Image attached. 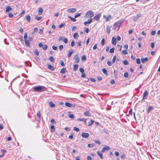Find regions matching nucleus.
Here are the masks:
<instances>
[{"label":"nucleus","instance_id":"obj_37","mask_svg":"<svg viewBox=\"0 0 160 160\" xmlns=\"http://www.w3.org/2000/svg\"><path fill=\"white\" fill-rule=\"evenodd\" d=\"M51 132H53L55 131V129L54 128V126L53 125H52L51 126Z\"/></svg>","mask_w":160,"mask_h":160},{"label":"nucleus","instance_id":"obj_14","mask_svg":"<svg viewBox=\"0 0 160 160\" xmlns=\"http://www.w3.org/2000/svg\"><path fill=\"white\" fill-rule=\"evenodd\" d=\"M25 18H26V19L28 22H29L31 20V18L30 16L29 15H27L25 16Z\"/></svg>","mask_w":160,"mask_h":160},{"label":"nucleus","instance_id":"obj_24","mask_svg":"<svg viewBox=\"0 0 160 160\" xmlns=\"http://www.w3.org/2000/svg\"><path fill=\"white\" fill-rule=\"evenodd\" d=\"M71 51L70 52V50H68V52H69L68 54V58H69L71 55L72 54V53H73V51L72 50H71Z\"/></svg>","mask_w":160,"mask_h":160},{"label":"nucleus","instance_id":"obj_49","mask_svg":"<svg viewBox=\"0 0 160 160\" xmlns=\"http://www.w3.org/2000/svg\"><path fill=\"white\" fill-rule=\"evenodd\" d=\"M48 47V46L47 45H44V46H43L42 47L43 49L44 50H46V49H47Z\"/></svg>","mask_w":160,"mask_h":160},{"label":"nucleus","instance_id":"obj_52","mask_svg":"<svg viewBox=\"0 0 160 160\" xmlns=\"http://www.w3.org/2000/svg\"><path fill=\"white\" fill-rule=\"evenodd\" d=\"M151 47L152 48H153L154 47L155 43L154 42H152L151 45Z\"/></svg>","mask_w":160,"mask_h":160},{"label":"nucleus","instance_id":"obj_40","mask_svg":"<svg viewBox=\"0 0 160 160\" xmlns=\"http://www.w3.org/2000/svg\"><path fill=\"white\" fill-rule=\"evenodd\" d=\"M104 43H105V39H104V38H103L102 39V40L101 41V44L102 46H103L104 44Z\"/></svg>","mask_w":160,"mask_h":160},{"label":"nucleus","instance_id":"obj_34","mask_svg":"<svg viewBox=\"0 0 160 160\" xmlns=\"http://www.w3.org/2000/svg\"><path fill=\"white\" fill-rule=\"evenodd\" d=\"M112 18L110 15H109L108 17L106 18V21L107 22L108 21L109 19H111Z\"/></svg>","mask_w":160,"mask_h":160},{"label":"nucleus","instance_id":"obj_62","mask_svg":"<svg viewBox=\"0 0 160 160\" xmlns=\"http://www.w3.org/2000/svg\"><path fill=\"white\" fill-rule=\"evenodd\" d=\"M38 46L40 48H42L43 45L42 44L41 42H40L38 44Z\"/></svg>","mask_w":160,"mask_h":160},{"label":"nucleus","instance_id":"obj_6","mask_svg":"<svg viewBox=\"0 0 160 160\" xmlns=\"http://www.w3.org/2000/svg\"><path fill=\"white\" fill-rule=\"evenodd\" d=\"M81 136L83 138H87L89 137V134L88 133L83 132L82 133Z\"/></svg>","mask_w":160,"mask_h":160},{"label":"nucleus","instance_id":"obj_56","mask_svg":"<svg viewBox=\"0 0 160 160\" xmlns=\"http://www.w3.org/2000/svg\"><path fill=\"white\" fill-rule=\"evenodd\" d=\"M65 25V23H62L58 27L59 28H61L62 27H63V26H64Z\"/></svg>","mask_w":160,"mask_h":160},{"label":"nucleus","instance_id":"obj_35","mask_svg":"<svg viewBox=\"0 0 160 160\" xmlns=\"http://www.w3.org/2000/svg\"><path fill=\"white\" fill-rule=\"evenodd\" d=\"M129 74L128 72H125L124 74V76L126 78H128V77Z\"/></svg>","mask_w":160,"mask_h":160},{"label":"nucleus","instance_id":"obj_58","mask_svg":"<svg viewBox=\"0 0 160 160\" xmlns=\"http://www.w3.org/2000/svg\"><path fill=\"white\" fill-rule=\"evenodd\" d=\"M88 146L89 148H92L93 147V144H88Z\"/></svg>","mask_w":160,"mask_h":160},{"label":"nucleus","instance_id":"obj_31","mask_svg":"<svg viewBox=\"0 0 160 160\" xmlns=\"http://www.w3.org/2000/svg\"><path fill=\"white\" fill-rule=\"evenodd\" d=\"M66 70V69L64 68H62L60 71V73H65V70Z\"/></svg>","mask_w":160,"mask_h":160},{"label":"nucleus","instance_id":"obj_17","mask_svg":"<svg viewBox=\"0 0 160 160\" xmlns=\"http://www.w3.org/2000/svg\"><path fill=\"white\" fill-rule=\"evenodd\" d=\"M78 64H75L74 65L73 68V70L74 71H77L78 69Z\"/></svg>","mask_w":160,"mask_h":160},{"label":"nucleus","instance_id":"obj_18","mask_svg":"<svg viewBox=\"0 0 160 160\" xmlns=\"http://www.w3.org/2000/svg\"><path fill=\"white\" fill-rule=\"evenodd\" d=\"M65 105L66 106L69 107H72L73 106V105L72 104L69 102H66Z\"/></svg>","mask_w":160,"mask_h":160},{"label":"nucleus","instance_id":"obj_45","mask_svg":"<svg viewBox=\"0 0 160 160\" xmlns=\"http://www.w3.org/2000/svg\"><path fill=\"white\" fill-rule=\"evenodd\" d=\"M63 48V46L62 45H61L59 46V49L60 51L62 50Z\"/></svg>","mask_w":160,"mask_h":160},{"label":"nucleus","instance_id":"obj_16","mask_svg":"<svg viewBox=\"0 0 160 160\" xmlns=\"http://www.w3.org/2000/svg\"><path fill=\"white\" fill-rule=\"evenodd\" d=\"M48 68L50 69L51 70L53 71L54 70V68L52 65L49 64L48 65Z\"/></svg>","mask_w":160,"mask_h":160},{"label":"nucleus","instance_id":"obj_43","mask_svg":"<svg viewBox=\"0 0 160 160\" xmlns=\"http://www.w3.org/2000/svg\"><path fill=\"white\" fill-rule=\"evenodd\" d=\"M60 64L62 66L64 67L65 66V64L64 63V62L62 60H60Z\"/></svg>","mask_w":160,"mask_h":160},{"label":"nucleus","instance_id":"obj_28","mask_svg":"<svg viewBox=\"0 0 160 160\" xmlns=\"http://www.w3.org/2000/svg\"><path fill=\"white\" fill-rule=\"evenodd\" d=\"M84 114L85 116H90V112L88 111H87L84 112Z\"/></svg>","mask_w":160,"mask_h":160},{"label":"nucleus","instance_id":"obj_38","mask_svg":"<svg viewBox=\"0 0 160 160\" xmlns=\"http://www.w3.org/2000/svg\"><path fill=\"white\" fill-rule=\"evenodd\" d=\"M114 50H115V48L114 47H113L110 50V52L111 53H113L114 52Z\"/></svg>","mask_w":160,"mask_h":160},{"label":"nucleus","instance_id":"obj_3","mask_svg":"<svg viewBox=\"0 0 160 160\" xmlns=\"http://www.w3.org/2000/svg\"><path fill=\"white\" fill-rule=\"evenodd\" d=\"M94 15L93 13L91 11H89L87 12L85 16L86 17L91 18Z\"/></svg>","mask_w":160,"mask_h":160},{"label":"nucleus","instance_id":"obj_11","mask_svg":"<svg viewBox=\"0 0 160 160\" xmlns=\"http://www.w3.org/2000/svg\"><path fill=\"white\" fill-rule=\"evenodd\" d=\"M100 17V13H99L97 15L93 17V18L96 20L98 21L99 20Z\"/></svg>","mask_w":160,"mask_h":160},{"label":"nucleus","instance_id":"obj_51","mask_svg":"<svg viewBox=\"0 0 160 160\" xmlns=\"http://www.w3.org/2000/svg\"><path fill=\"white\" fill-rule=\"evenodd\" d=\"M107 64L109 66H111L112 65L111 62L109 61H107Z\"/></svg>","mask_w":160,"mask_h":160},{"label":"nucleus","instance_id":"obj_21","mask_svg":"<svg viewBox=\"0 0 160 160\" xmlns=\"http://www.w3.org/2000/svg\"><path fill=\"white\" fill-rule=\"evenodd\" d=\"M142 63H143L145 62H147L148 60V58H142L141 59Z\"/></svg>","mask_w":160,"mask_h":160},{"label":"nucleus","instance_id":"obj_47","mask_svg":"<svg viewBox=\"0 0 160 160\" xmlns=\"http://www.w3.org/2000/svg\"><path fill=\"white\" fill-rule=\"evenodd\" d=\"M122 53L123 54H128V52L125 50H122Z\"/></svg>","mask_w":160,"mask_h":160},{"label":"nucleus","instance_id":"obj_57","mask_svg":"<svg viewBox=\"0 0 160 160\" xmlns=\"http://www.w3.org/2000/svg\"><path fill=\"white\" fill-rule=\"evenodd\" d=\"M81 15V14L80 13H78L76 14L74 16V18H76L79 16H80Z\"/></svg>","mask_w":160,"mask_h":160},{"label":"nucleus","instance_id":"obj_23","mask_svg":"<svg viewBox=\"0 0 160 160\" xmlns=\"http://www.w3.org/2000/svg\"><path fill=\"white\" fill-rule=\"evenodd\" d=\"M49 105L51 107L53 108L55 106V104L53 103L52 101H51L49 102Z\"/></svg>","mask_w":160,"mask_h":160},{"label":"nucleus","instance_id":"obj_4","mask_svg":"<svg viewBox=\"0 0 160 160\" xmlns=\"http://www.w3.org/2000/svg\"><path fill=\"white\" fill-rule=\"evenodd\" d=\"M68 12L70 13H73L77 11V9L75 8H70L67 9Z\"/></svg>","mask_w":160,"mask_h":160},{"label":"nucleus","instance_id":"obj_25","mask_svg":"<svg viewBox=\"0 0 160 160\" xmlns=\"http://www.w3.org/2000/svg\"><path fill=\"white\" fill-rule=\"evenodd\" d=\"M43 12V10L42 8H40L38 10V14L41 15L42 14Z\"/></svg>","mask_w":160,"mask_h":160},{"label":"nucleus","instance_id":"obj_46","mask_svg":"<svg viewBox=\"0 0 160 160\" xmlns=\"http://www.w3.org/2000/svg\"><path fill=\"white\" fill-rule=\"evenodd\" d=\"M63 41L65 43H68V40L66 38H64L63 39Z\"/></svg>","mask_w":160,"mask_h":160},{"label":"nucleus","instance_id":"obj_64","mask_svg":"<svg viewBox=\"0 0 160 160\" xmlns=\"http://www.w3.org/2000/svg\"><path fill=\"white\" fill-rule=\"evenodd\" d=\"M77 29V28L76 27H73L72 28V31H75Z\"/></svg>","mask_w":160,"mask_h":160},{"label":"nucleus","instance_id":"obj_8","mask_svg":"<svg viewBox=\"0 0 160 160\" xmlns=\"http://www.w3.org/2000/svg\"><path fill=\"white\" fill-rule=\"evenodd\" d=\"M74 59L75 60V63H78L79 61V58L77 55H76L74 58Z\"/></svg>","mask_w":160,"mask_h":160},{"label":"nucleus","instance_id":"obj_10","mask_svg":"<svg viewBox=\"0 0 160 160\" xmlns=\"http://www.w3.org/2000/svg\"><path fill=\"white\" fill-rule=\"evenodd\" d=\"M116 38L114 37H113L112 39V43L114 45H116L117 44V42L116 41Z\"/></svg>","mask_w":160,"mask_h":160},{"label":"nucleus","instance_id":"obj_32","mask_svg":"<svg viewBox=\"0 0 160 160\" xmlns=\"http://www.w3.org/2000/svg\"><path fill=\"white\" fill-rule=\"evenodd\" d=\"M34 52L35 53V54L37 56H38L39 55V52L37 49H35L34 50Z\"/></svg>","mask_w":160,"mask_h":160},{"label":"nucleus","instance_id":"obj_61","mask_svg":"<svg viewBox=\"0 0 160 160\" xmlns=\"http://www.w3.org/2000/svg\"><path fill=\"white\" fill-rule=\"evenodd\" d=\"M110 83L111 84H113L115 83V81L113 79H112L110 82Z\"/></svg>","mask_w":160,"mask_h":160},{"label":"nucleus","instance_id":"obj_53","mask_svg":"<svg viewBox=\"0 0 160 160\" xmlns=\"http://www.w3.org/2000/svg\"><path fill=\"white\" fill-rule=\"evenodd\" d=\"M79 71L82 73H83L84 72V69L82 68H80L79 69Z\"/></svg>","mask_w":160,"mask_h":160},{"label":"nucleus","instance_id":"obj_60","mask_svg":"<svg viewBox=\"0 0 160 160\" xmlns=\"http://www.w3.org/2000/svg\"><path fill=\"white\" fill-rule=\"evenodd\" d=\"M13 14L11 13H10L8 14V17L10 18H12L13 17Z\"/></svg>","mask_w":160,"mask_h":160},{"label":"nucleus","instance_id":"obj_54","mask_svg":"<svg viewBox=\"0 0 160 160\" xmlns=\"http://www.w3.org/2000/svg\"><path fill=\"white\" fill-rule=\"evenodd\" d=\"M1 151H2V152L3 153V154L2 155V156H4V154L7 152V151L6 150H5V149H2Z\"/></svg>","mask_w":160,"mask_h":160},{"label":"nucleus","instance_id":"obj_39","mask_svg":"<svg viewBox=\"0 0 160 160\" xmlns=\"http://www.w3.org/2000/svg\"><path fill=\"white\" fill-rule=\"evenodd\" d=\"M102 71L105 74H107V70L105 68H103L102 69Z\"/></svg>","mask_w":160,"mask_h":160},{"label":"nucleus","instance_id":"obj_2","mask_svg":"<svg viewBox=\"0 0 160 160\" xmlns=\"http://www.w3.org/2000/svg\"><path fill=\"white\" fill-rule=\"evenodd\" d=\"M123 20H120L115 23L113 25V28L114 29L116 30L119 25L123 23Z\"/></svg>","mask_w":160,"mask_h":160},{"label":"nucleus","instance_id":"obj_15","mask_svg":"<svg viewBox=\"0 0 160 160\" xmlns=\"http://www.w3.org/2000/svg\"><path fill=\"white\" fill-rule=\"evenodd\" d=\"M97 154L99 156V157H100V158L101 159H103V157H102V154L100 151H97Z\"/></svg>","mask_w":160,"mask_h":160},{"label":"nucleus","instance_id":"obj_26","mask_svg":"<svg viewBox=\"0 0 160 160\" xmlns=\"http://www.w3.org/2000/svg\"><path fill=\"white\" fill-rule=\"evenodd\" d=\"M73 37L75 39H77L79 37L78 33L77 32L73 34Z\"/></svg>","mask_w":160,"mask_h":160},{"label":"nucleus","instance_id":"obj_27","mask_svg":"<svg viewBox=\"0 0 160 160\" xmlns=\"http://www.w3.org/2000/svg\"><path fill=\"white\" fill-rule=\"evenodd\" d=\"M68 117L71 118H72V119H73L74 116V115L73 114H70V112H69V113L68 114Z\"/></svg>","mask_w":160,"mask_h":160},{"label":"nucleus","instance_id":"obj_41","mask_svg":"<svg viewBox=\"0 0 160 160\" xmlns=\"http://www.w3.org/2000/svg\"><path fill=\"white\" fill-rule=\"evenodd\" d=\"M35 18L38 21H39L42 18V17H38V16H37L35 17Z\"/></svg>","mask_w":160,"mask_h":160},{"label":"nucleus","instance_id":"obj_7","mask_svg":"<svg viewBox=\"0 0 160 160\" xmlns=\"http://www.w3.org/2000/svg\"><path fill=\"white\" fill-rule=\"evenodd\" d=\"M110 149V148L108 146H106L105 147H103L102 150H101V152H104L106 150H109Z\"/></svg>","mask_w":160,"mask_h":160},{"label":"nucleus","instance_id":"obj_59","mask_svg":"<svg viewBox=\"0 0 160 160\" xmlns=\"http://www.w3.org/2000/svg\"><path fill=\"white\" fill-rule=\"evenodd\" d=\"M27 37H28V36L27 35V33L26 32L24 33V40H25V39H26L27 38Z\"/></svg>","mask_w":160,"mask_h":160},{"label":"nucleus","instance_id":"obj_20","mask_svg":"<svg viewBox=\"0 0 160 160\" xmlns=\"http://www.w3.org/2000/svg\"><path fill=\"white\" fill-rule=\"evenodd\" d=\"M148 94V91H145L144 93L143 94V99H144V97H147Z\"/></svg>","mask_w":160,"mask_h":160},{"label":"nucleus","instance_id":"obj_22","mask_svg":"<svg viewBox=\"0 0 160 160\" xmlns=\"http://www.w3.org/2000/svg\"><path fill=\"white\" fill-rule=\"evenodd\" d=\"M41 111L40 110L38 111V112L37 113V115L38 117V118L39 119H41Z\"/></svg>","mask_w":160,"mask_h":160},{"label":"nucleus","instance_id":"obj_48","mask_svg":"<svg viewBox=\"0 0 160 160\" xmlns=\"http://www.w3.org/2000/svg\"><path fill=\"white\" fill-rule=\"evenodd\" d=\"M136 62L138 64H139L141 63V61L139 58L136 59Z\"/></svg>","mask_w":160,"mask_h":160},{"label":"nucleus","instance_id":"obj_1","mask_svg":"<svg viewBox=\"0 0 160 160\" xmlns=\"http://www.w3.org/2000/svg\"><path fill=\"white\" fill-rule=\"evenodd\" d=\"M32 88L34 89L35 91L38 92H42L45 91L46 90V88L42 86H38L33 87Z\"/></svg>","mask_w":160,"mask_h":160},{"label":"nucleus","instance_id":"obj_29","mask_svg":"<svg viewBox=\"0 0 160 160\" xmlns=\"http://www.w3.org/2000/svg\"><path fill=\"white\" fill-rule=\"evenodd\" d=\"M153 108V107L152 106H149L148 108V110H147V113H149L150 111L152 110Z\"/></svg>","mask_w":160,"mask_h":160},{"label":"nucleus","instance_id":"obj_19","mask_svg":"<svg viewBox=\"0 0 160 160\" xmlns=\"http://www.w3.org/2000/svg\"><path fill=\"white\" fill-rule=\"evenodd\" d=\"M111 27V26H108L107 27V32L108 34H109L110 32V28Z\"/></svg>","mask_w":160,"mask_h":160},{"label":"nucleus","instance_id":"obj_63","mask_svg":"<svg viewBox=\"0 0 160 160\" xmlns=\"http://www.w3.org/2000/svg\"><path fill=\"white\" fill-rule=\"evenodd\" d=\"M156 33V31H152L151 32V34L152 35H154Z\"/></svg>","mask_w":160,"mask_h":160},{"label":"nucleus","instance_id":"obj_42","mask_svg":"<svg viewBox=\"0 0 160 160\" xmlns=\"http://www.w3.org/2000/svg\"><path fill=\"white\" fill-rule=\"evenodd\" d=\"M81 59L83 61H85L86 60V56L85 55L82 56Z\"/></svg>","mask_w":160,"mask_h":160},{"label":"nucleus","instance_id":"obj_55","mask_svg":"<svg viewBox=\"0 0 160 160\" xmlns=\"http://www.w3.org/2000/svg\"><path fill=\"white\" fill-rule=\"evenodd\" d=\"M74 135L73 133L71 134L68 137L70 139H72L73 138Z\"/></svg>","mask_w":160,"mask_h":160},{"label":"nucleus","instance_id":"obj_5","mask_svg":"<svg viewBox=\"0 0 160 160\" xmlns=\"http://www.w3.org/2000/svg\"><path fill=\"white\" fill-rule=\"evenodd\" d=\"M141 17V15L140 14H137L136 16L133 17L132 18V20L134 22L136 21L139 18H140Z\"/></svg>","mask_w":160,"mask_h":160},{"label":"nucleus","instance_id":"obj_44","mask_svg":"<svg viewBox=\"0 0 160 160\" xmlns=\"http://www.w3.org/2000/svg\"><path fill=\"white\" fill-rule=\"evenodd\" d=\"M73 130L77 132H78L79 131V129L76 127H74Z\"/></svg>","mask_w":160,"mask_h":160},{"label":"nucleus","instance_id":"obj_13","mask_svg":"<svg viewBox=\"0 0 160 160\" xmlns=\"http://www.w3.org/2000/svg\"><path fill=\"white\" fill-rule=\"evenodd\" d=\"M12 10V8L10 6H8L6 7V12H8Z\"/></svg>","mask_w":160,"mask_h":160},{"label":"nucleus","instance_id":"obj_9","mask_svg":"<svg viewBox=\"0 0 160 160\" xmlns=\"http://www.w3.org/2000/svg\"><path fill=\"white\" fill-rule=\"evenodd\" d=\"M92 19H89L87 21L84 22V24L86 26H87V24H90L92 22Z\"/></svg>","mask_w":160,"mask_h":160},{"label":"nucleus","instance_id":"obj_50","mask_svg":"<svg viewBox=\"0 0 160 160\" xmlns=\"http://www.w3.org/2000/svg\"><path fill=\"white\" fill-rule=\"evenodd\" d=\"M123 63L126 65H128V61L126 60H124L123 62Z\"/></svg>","mask_w":160,"mask_h":160},{"label":"nucleus","instance_id":"obj_30","mask_svg":"<svg viewBox=\"0 0 160 160\" xmlns=\"http://www.w3.org/2000/svg\"><path fill=\"white\" fill-rule=\"evenodd\" d=\"M49 60H50L51 62H54V58H53V57L52 56H50L49 58Z\"/></svg>","mask_w":160,"mask_h":160},{"label":"nucleus","instance_id":"obj_36","mask_svg":"<svg viewBox=\"0 0 160 160\" xmlns=\"http://www.w3.org/2000/svg\"><path fill=\"white\" fill-rule=\"evenodd\" d=\"M94 122L93 120H91L89 122H88V126H90L92 125L94 123Z\"/></svg>","mask_w":160,"mask_h":160},{"label":"nucleus","instance_id":"obj_12","mask_svg":"<svg viewBox=\"0 0 160 160\" xmlns=\"http://www.w3.org/2000/svg\"><path fill=\"white\" fill-rule=\"evenodd\" d=\"M24 40L26 45L28 47H30V45L29 41L27 39H25Z\"/></svg>","mask_w":160,"mask_h":160},{"label":"nucleus","instance_id":"obj_33","mask_svg":"<svg viewBox=\"0 0 160 160\" xmlns=\"http://www.w3.org/2000/svg\"><path fill=\"white\" fill-rule=\"evenodd\" d=\"M116 58H117V56L116 55H115L114 56V57H113V59H112V63H114L115 62L116 60Z\"/></svg>","mask_w":160,"mask_h":160}]
</instances>
